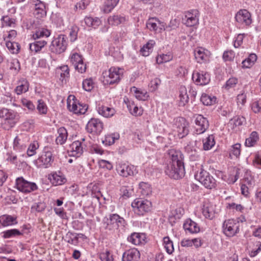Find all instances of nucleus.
Segmentation results:
<instances>
[{"label": "nucleus", "mask_w": 261, "mask_h": 261, "mask_svg": "<svg viewBox=\"0 0 261 261\" xmlns=\"http://www.w3.org/2000/svg\"><path fill=\"white\" fill-rule=\"evenodd\" d=\"M106 230L114 232L119 227H123L125 225L123 218L117 214H110L109 217H105L102 220Z\"/></svg>", "instance_id": "obj_1"}, {"label": "nucleus", "mask_w": 261, "mask_h": 261, "mask_svg": "<svg viewBox=\"0 0 261 261\" xmlns=\"http://www.w3.org/2000/svg\"><path fill=\"white\" fill-rule=\"evenodd\" d=\"M0 118L4 119L3 127L9 130L15 126L19 120L18 113L10 109L3 108L0 110Z\"/></svg>", "instance_id": "obj_2"}, {"label": "nucleus", "mask_w": 261, "mask_h": 261, "mask_svg": "<svg viewBox=\"0 0 261 261\" xmlns=\"http://www.w3.org/2000/svg\"><path fill=\"white\" fill-rule=\"evenodd\" d=\"M122 72L120 68L113 67L102 73L104 85H112L119 82Z\"/></svg>", "instance_id": "obj_3"}, {"label": "nucleus", "mask_w": 261, "mask_h": 261, "mask_svg": "<svg viewBox=\"0 0 261 261\" xmlns=\"http://www.w3.org/2000/svg\"><path fill=\"white\" fill-rule=\"evenodd\" d=\"M67 44V37L64 35H60L51 41L49 50L51 53L60 54L65 51Z\"/></svg>", "instance_id": "obj_4"}, {"label": "nucleus", "mask_w": 261, "mask_h": 261, "mask_svg": "<svg viewBox=\"0 0 261 261\" xmlns=\"http://www.w3.org/2000/svg\"><path fill=\"white\" fill-rule=\"evenodd\" d=\"M165 172L170 178L178 179L184 176L185 166L169 162L165 168Z\"/></svg>", "instance_id": "obj_5"}, {"label": "nucleus", "mask_w": 261, "mask_h": 261, "mask_svg": "<svg viewBox=\"0 0 261 261\" xmlns=\"http://www.w3.org/2000/svg\"><path fill=\"white\" fill-rule=\"evenodd\" d=\"M195 178L201 183L206 188L212 189L215 188L216 181L206 171L201 169L199 172L195 175Z\"/></svg>", "instance_id": "obj_6"}, {"label": "nucleus", "mask_w": 261, "mask_h": 261, "mask_svg": "<svg viewBox=\"0 0 261 261\" xmlns=\"http://www.w3.org/2000/svg\"><path fill=\"white\" fill-rule=\"evenodd\" d=\"M53 151L51 147H44L43 154L35 161L36 165L38 167L47 168L50 166L54 161Z\"/></svg>", "instance_id": "obj_7"}, {"label": "nucleus", "mask_w": 261, "mask_h": 261, "mask_svg": "<svg viewBox=\"0 0 261 261\" xmlns=\"http://www.w3.org/2000/svg\"><path fill=\"white\" fill-rule=\"evenodd\" d=\"M136 213L143 215L145 213L149 212L151 208V202L147 200L136 199L132 203Z\"/></svg>", "instance_id": "obj_8"}, {"label": "nucleus", "mask_w": 261, "mask_h": 261, "mask_svg": "<svg viewBox=\"0 0 261 261\" xmlns=\"http://www.w3.org/2000/svg\"><path fill=\"white\" fill-rule=\"evenodd\" d=\"M16 186L19 191L24 193H29L38 189V187L35 182L28 181L22 177L16 179Z\"/></svg>", "instance_id": "obj_9"}, {"label": "nucleus", "mask_w": 261, "mask_h": 261, "mask_svg": "<svg viewBox=\"0 0 261 261\" xmlns=\"http://www.w3.org/2000/svg\"><path fill=\"white\" fill-rule=\"evenodd\" d=\"M239 221L233 219H229L224 222L223 232L227 237H233L239 231Z\"/></svg>", "instance_id": "obj_10"}, {"label": "nucleus", "mask_w": 261, "mask_h": 261, "mask_svg": "<svg viewBox=\"0 0 261 261\" xmlns=\"http://www.w3.org/2000/svg\"><path fill=\"white\" fill-rule=\"evenodd\" d=\"M174 125L179 138H182L189 133V124L184 117H178L175 119Z\"/></svg>", "instance_id": "obj_11"}, {"label": "nucleus", "mask_w": 261, "mask_h": 261, "mask_svg": "<svg viewBox=\"0 0 261 261\" xmlns=\"http://www.w3.org/2000/svg\"><path fill=\"white\" fill-rule=\"evenodd\" d=\"M116 171L119 175L125 177L133 176L138 172L136 167L134 165H127L122 162L117 165Z\"/></svg>", "instance_id": "obj_12"}, {"label": "nucleus", "mask_w": 261, "mask_h": 261, "mask_svg": "<svg viewBox=\"0 0 261 261\" xmlns=\"http://www.w3.org/2000/svg\"><path fill=\"white\" fill-rule=\"evenodd\" d=\"M103 128V123L97 118H91L86 125L87 132L94 134H99Z\"/></svg>", "instance_id": "obj_13"}, {"label": "nucleus", "mask_w": 261, "mask_h": 261, "mask_svg": "<svg viewBox=\"0 0 261 261\" xmlns=\"http://www.w3.org/2000/svg\"><path fill=\"white\" fill-rule=\"evenodd\" d=\"M146 25L150 31L156 33H161L166 30L164 22L155 17L150 18L146 22Z\"/></svg>", "instance_id": "obj_14"}, {"label": "nucleus", "mask_w": 261, "mask_h": 261, "mask_svg": "<svg viewBox=\"0 0 261 261\" xmlns=\"http://www.w3.org/2000/svg\"><path fill=\"white\" fill-rule=\"evenodd\" d=\"M199 11L196 9H193L185 12L186 21L184 23L187 27H193L198 23Z\"/></svg>", "instance_id": "obj_15"}, {"label": "nucleus", "mask_w": 261, "mask_h": 261, "mask_svg": "<svg viewBox=\"0 0 261 261\" xmlns=\"http://www.w3.org/2000/svg\"><path fill=\"white\" fill-rule=\"evenodd\" d=\"M168 155L170 160V163L184 166V155L180 150L175 149H169L168 151Z\"/></svg>", "instance_id": "obj_16"}, {"label": "nucleus", "mask_w": 261, "mask_h": 261, "mask_svg": "<svg viewBox=\"0 0 261 261\" xmlns=\"http://www.w3.org/2000/svg\"><path fill=\"white\" fill-rule=\"evenodd\" d=\"M195 124L197 126L196 129L197 134L203 133L209 126V123L207 119L201 115H196Z\"/></svg>", "instance_id": "obj_17"}, {"label": "nucleus", "mask_w": 261, "mask_h": 261, "mask_svg": "<svg viewBox=\"0 0 261 261\" xmlns=\"http://www.w3.org/2000/svg\"><path fill=\"white\" fill-rule=\"evenodd\" d=\"M236 21L242 24L248 25L251 24L252 20L250 13L246 10H241L236 15Z\"/></svg>", "instance_id": "obj_18"}, {"label": "nucleus", "mask_w": 261, "mask_h": 261, "mask_svg": "<svg viewBox=\"0 0 261 261\" xmlns=\"http://www.w3.org/2000/svg\"><path fill=\"white\" fill-rule=\"evenodd\" d=\"M210 52L202 47H198L194 50V56L198 63H202L209 61Z\"/></svg>", "instance_id": "obj_19"}, {"label": "nucleus", "mask_w": 261, "mask_h": 261, "mask_svg": "<svg viewBox=\"0 0 261 261\" xmlns=\"http://www.w3.org/2000/svg\"><path fill=\"white\" fill-rule=\"evenodd\" d=\"M192 79L197 85H205L210 81V74L204 71L194 72Z\"/></svg>", "instance_id": "obj_20"}, {"label": "nucleus", "mask_w": 261, "mask_h": 261, "mask_svg": "<svg viewBox=\"0 0 261 261\" xmlns=\"http://www.w3.org/2000/svg\"><path fill=\"white\" fill-rule=\"evenodd\" d=\"M49 176L50 182L56 186L62 185L67 181L65 176L60 171L52 173Z\"/></svg>", "instance_id": "obj_21"}, {"label": "nucleus", "mask_w": 261, "mask_h": 261, "mask_svg": "<svg viewBox=\"0 0 261 261\" xmlns=\"http://www.w3.org/2000/svg\"><path fill=\"white\" fill-rule=\"evenodd\" d=\"M82 140V142L80 141H74L70 145V150L73 156H79L83 153L84 148L83 142L85 141V139L83 138Z\"/></svg>", "instance_id": "obj_22"}, {"label": "nucleus", "mask_w": 261, "mask_h": 261, "mask_svg": "<svg viewBox=\"0 0 261 261\" xmlns=\"http://www.w3.org/2000/svg\"><path fill=\"white\" fill-rule=\"evenodd\" d=\"M140 257V252L136 249L133 248L125 251L122 255V261L136 260Z\"/></svg>", "instance_id": "obj_23"}, {"label": "nucleus", "mask_w": 261, "mask_h": 261, "mask_svg": "<svg viewBox=\"0 0 261 261\" xmlns=\"http://www.w3.org/2000/svg\"><path fill=\"white\" fill-rule=\"evenodd\" d=\"M183 227L186 231L191 233L198 232L200 230L198 224L191 219H188L185 222Z\"/></svg>", "instance_id": "obj_24"}, {"label": "nucleus", "mask_w": 261, "mask_h": 261, "mask_svg": "<svg viewBox=\"0 0 261 261\" xmlns=\"http://www.w3.org/2000/svg\"><path fill=\"white\" fill-rule=\"evenodd\" d=\"M0 223L3 226H9L17 223L16 217L9 215H3L0 216Z\"/></svg>", "instance_id": "obj_25"}, {"label": "nucleus", "mask_w": 261, "mask_h": 261, "mask_svg": "<svg viewBox=\"0 0 261 261\" xmlns=\"http://www.w3.org/2000/svg\"><path fill=\"white\" fill-rule=\"evenodd\" d=\"M97 111L99 115L106 118L112 117L115 112L114 109L103 105H98Z\"/></svg>", "instance_id": "obj_26"}, {"label": "nucleus", "mask_w": 261, "mask_h": 261, "mask_svg": "<svg viewBox=\"0 0 261 261\" xmlns=\"http://www.w3.org/2000/svg\"><path fill=\"white\" fill-rule=\"evenodd\" d=\"M47 41L44 39H38L30 44V49L32 51L36 53L40 51L46 45Z\"/></svg>", "instance_id": "obj_27"}, {"label": "nucleus", "mask_w": 261, "mask_h": 261, "mask_svg": "<svg viewBox=\"0 0 261 261\" xmlns=\"http://www.w3.org/2000/svg\"><path fill=\"white\" fill-rule=\"evenodd\" d=\"M45 7L44 4L41 2L39 1L38 4H35V9L34 12V14L38 18L43 17L46 14V12L45 10Z\"/></svg>", "instance_id": "obj_28"}, {"label": "nucleus", "mask_w": 261, "mask_h": 261, "mask_svg": "<svg viewBox=\"0 0 261 261\" xmlns=\"http://www.w3.org/2000/svg\"><path fill=\"white\" fill-rule=\"evenodd\" d=\"M202 214L207 219H212L215 217V212L213 205L211 204H204L202 208Z\"/></svg>", "instance_id": "obj_29"}, {"label": "nucleus", "mask_w": 261, "mask_h": 261, "mask_svg": "<svg viewBox=\"0 0 261 261\" xmlns=\"http://www.w3.org/2000/svg\"><path fill=\"white\" fill-rule=\"evenodd\" d=\"M81 234L83 236L82 233H76L69 231L65 236L64 240L70 244L76 245L79 242L78 236Z\"/></svg>", "instance_id": "obj_30"}, {"label": "nucleus", "mask_w": 261, "mask_h": 261, "mask_svg": "<svg viewBox=\"0 0 261 261\" xmlns=\"http://www.w3.org/2000/svg\"><path fill=\"white\" fill-rule=\"evenodd\" d=\"M179 97L180 105L184 106L189 101V95L187 94V89L185 86H181L180 87Z\"/></svg>", "instance_id": "obj_31"}, {"label": "nucleus", "mask_w": 261, "mask_h": 261, "mask_svg": "<svg viewBox=\"0 0 261 261\" xmlns=\"http://www.w3.org/2000/svg\"><path fill=\"white\" fill-rule=\"evenodd\" d=\"M143 234H140L138 233H133L129 237H128V241L131 242L133 244L135 245H140L144 241Z\"/></svg>", "instance_id": "obj_32"}, {"label": "nucleus", "mask_w": 261, "mask_h": 261, "mask_svg": "<svg viewBox=\"0 0 261 261\" xmlns=\"http://www.w3.org/2000/svg\"><path fill=\"white\" fill-rule=\"evenodd\" d=\"M59 136L56 138V142L57 144L61 145L63 144L67 138V132L64 127H60L58 130Z\"/></svg>", "instance_id": "obj_33"}, {"label": "nucleus", "mask_w": 261, "mask_h": 261, "mask_svg": "<svg viewBox=\"0 0 261 261\" xmlns=\"http://www.w3.org/2000/svg\"><path fill=\"white\" fill-rule=\"evenodd\" d=\"M216 99L215 96L209 95L205 93H203L200 98L201 101L205 106H211L215 104Z\"/></svg>", "instance_id": "obj_34"}, {"label": "nucleus", "mask_w": 261, "mask_h": 261, "mask_svg": "<svg viewBox=\"0 0 261 261\" xmlns=\"http://www.w3.org/2000/svg\"><path fill=\"white\" fill-rule=\"evenodd\" d=\"M215 144V138L213 135H209L203 140V149L204 150L211 149Z\"/></svg>", "instance_id": "obj_35"}, {"label": "nucleus", "mask_w": 261, "mask_h": 261, "mask_svg": "<svg viewBox=\"0 0 261 261\" xmlns=\"http://www.w3.org/2000/svg\"><path fill=\"white\" fill-rule=\"evenodd\" d=\"M50 35V31L49 30L41 28L36 31V33L33 34V37L35 40L39 39L41 38L49 37Z\"/></svg>", "instance_id": "obj_36"}, {"label": "nucleus", "mask_w": 261, "mask_h": 261, "mask_svg": "<svg viewBox=\"0 0 261 261\" xmlns=\"http://www.w3.org/2000/svg\"><path fill=\"white\" fill-rule=\"evenodd\" d=\"M29 90V83L25 80H23L19 82V85L15 89V92L17 95H20L23 93H25Z\"/></svg>", "instance_id": "obj_37"}, {"label": "nucleus", "mask_w": 261, "mask_h": 261, "mask_svg": "<svg viewBox=\"0 0 261 261\" xmlns=\"http://www.w3.org/2000/svg\"><path fill=\"white\" fill-rule=\"evenodd\" d=\"M85 22L87 26L96 28L100 24L101 21L97 17L94 18L91 17H86L85 18Z\"/></svg>", "instance_id": "obj_38"}, {"label": "nucleus", "mask_w": 261, "mask_h": 261, "mask_svg": "<svg viewBox=\"0 0 261 261\" xmlns=\"http://www.w3.org/2000/svg\"><path fill=\"white\" fill-rule=\"evenodd\" d=\"M140 193L143 196H149L152 193L150 185L146 182H142L139 184Z\"/></svg>", "instance_id": "obj_39"}, {"label": "nucleus", "mask_w": 261, "mask_h": 261, "mask_svg": "<svg viewBox=\"0 0 261 261\" xmlns=\"http://www.w3.org/2000/svg\"><path fill=\"white\" fill-rule=\"evenodd\" d=\"M258 135L256 132H253L250 137L246 139L245 145L248 147L254 146L258 140Z\"/></svg>", "instance_id": "obj_40"}, {"label": "nucleus", "mask_w": 261, "mask_h": 261, "mask_svg": "<svg viewBox=\"0 0 261 261\" xmlns=\"http://www.w3.org/2000/svg\"><path fill=\"white\" fill-rule=\"evenodd\" d=\"M257 59V56L254 54H250L245 60L243 61L242 64L244 68H249L252 66Z\"/></svg>", "instance_id": "obj_41"}, {"label": "nucleus", "mask_w": 261, "mask_h": 261, "mask_svg": "<svg viewBox=\"0 0 261 261\" xmlns=\"http://www.w3.org/2000/svg\"><path fill=\"white\" fill-rule=\"evenodd\" d=\"M109 24L112 25H118L125 21V18L119 15L110 16L108 18Z\"/></svg>", "instance_id": "obj_42"}, {"label": "nucleus", "mask_w": 261, "mask_h": 261, "mask_svg": "<svg viewBox=\"0 0 261 261\" xmlns=\"http://www.w3.org/2000/svg\"><path fill=\"white\" fill-rule=\"evenodd\" d=\"M119 0H106L105 2L104 11L106 13H109L117 5Z\"/></svg>", "instance_id": "obj_43"}, {"label": "nucleus", "mask_w": 261, "mask_h": 261, "mask_svg": "<svg viewBox=\"0 0 261 261\" xmlns=\"http://www.w3.org/2000/svg\"><path fill=\"white\" fill-rule=\"evenodd\" d=\"M164 244L167 252L169 254H171L174 251V247L173 242L169 237H166L164 238Z\"/></svg>", "instance_id": "obj_44"}, {"label": "nucleus", "mask_w": 261, "mask_h": 261, "mask_svg": "<svg viewBox=\"0 0 261 261\" xmlns=\"http://www.w3.org/2000/svg\"><path fill=\"white\" fill-rule=\"evenodd\" d=\"M6 46L12 54H17L19 50V45L17 43L6 40Z\"/></svg>", "instance_id": "obj_45"}, {"label": "nucleus", "mask_w": 261, "mask_h": 261, "mask_svg": "<svg viewBox=\"0 0 261 261\" xmlns=\"http://www.w3.org/2000/svg\"><path fill=\"white\" fill-rule=\"evenodd\" d=\"M132 89L135 93L136 97L140 100H145L147 99L148 95L147 92H143L138 90L136 87H133Z\"/></svg>", "instance_id": "obj_46"}, {"label": "nucleus", "mask_w": 261, "mask_h": 261, "mask_svg": "<svg viewBox=\"0 0 261 261\" xmlns=\"http://www.w3.org/2000/svg\"><path fill=\"white\" fill-rule=\"evenodd\" d=\"M241 144L237 143L231 146V148L229 151V156L231 158H232V155L238 157L240 154Z\"/></svg>", "instance_id": "obj_47"}, {"label": "nucleus", "mask_w": 261, "mask_h": 261, "mask_svg": "<svg viewBox=\"0 0 261 261\" xmlns=\"http://www.w3.org/2000/svg\"><path fill=\"white\" fill-rule=\"evenodd\" d=\"M60 70V80L63 82L66 78L69 77V69L67 65H63L59 68Z\"/></svg>", "instance_id": "obj_48"}, {"label": "nucleus", "mask_w": 261, "mask_h": 261, "mask_svg": "<svg viewBox=\"0 0 261 261\" xmlns=\"http://www.w3.org/2000/svg\"><path fill=\"white\" fill-rule=\"evenodd\" d=\"M119 138V135L118 134H109L106 136L105 142L109 145L114 144L115 140Z\"/></svg>", "instance_id": "obj_49"}, {"label": "nucleus", "mask_w": 261, "mask_h": 261, "mask_svg": "<svg viewBox=\"0 0 261 261\" xmlns=\"http://www.w3.org/2000/svg\"><path fill=\"white\" fill-rule=\"evenodd\" d=\"M46 208V204L44 202L35 203L31 207L32 212H42Z\"/></svg>", "instance_id": "obj_50"}, {"label": "nucleus", "mask_w": 261, "mask_h": 261, "mask_svg": "<svg viewBox=\"0 0 261 261\" xmlns=\"http://www.w3.org/2000/svg\"><path fill=\"white\" fill-rule=\"evenodd\" d=\"M21 234L22 233L17 229H12L4 232V237L5 238H10L16 236H20Z\"/></svg>", "instance_id": "obj_51"}, {"label": "nucleus", "mask_w": 261, "mask_h": 261, "mask_svg": "<svg viewBox=\"0 0 261 261\" xmlns=\"http://www.w3.org/2000/svg\"><path fill=\"white\" fill-rule=\"evenodd\" d=\"M10 69L14 71L15 73H17L20 69L19 61L17 59H12L10 62Z\"/></svg>", "instance_id": "obj_52"}, {"label": "nucleus", "mask_w": 261, "mask_h": 261, "mask_svg": "<svg viewBox=\"0 0 261 261\" xmlns=\"http://www.w3.org/2000/svg\"><path fill=\"white\" fill-rule=\"evenodd\" d=\"M37 109L40 114H46L47 111V107L45 102L42 100H38Z\"/></svg>", "instance_id": "obj_53"}, {"label": "nucleus", "mask_w": 261, "mask_h": 261, "mask_svg": "<svg viewBox=\"0 0 261 261\" xmlns=\"http://www.w3.org/2000/svg\"><path fill=\"white\" fill-rule=\"evenodd\" d=\"M67 101V108L70 112H72L75 114H79V104L76 101Z\"/></svg>", "instance_id": "obj_54"}, {"label": "nucleus", "mask_w": 261, "mask_h": 261, "mask_svg": "<svg viewBox=\"0 0 261 261\" xmlns=\"http://www.w3.org/2000/svg\"><path fill=\"white\" fill-rule=\"evenodd\" d=\"M39 145L37 142L31 143L27 150V154L29 156H31L36 153V150L38 148Z\"/></svg>", "instance_id": "obj_55"}, {"label": "nucleus", "mask_w": 261, "mask_h": 261, "mask_svg": "<svg viewBox=\"0 0 261 261\" xmlns=\"http://www.w3.org/2000/svg\"><path fill=\"white\" fill-rule=\"evenodd\" d=\"M127 108L130 112V113L134 115V116H140L142 114L143 110L140 108H139L137 106H134L133 109L132 110V106L130 104L127 105Z\"/></svg>", "instance_id": "obj_56"}, {"label": "nucleus", "mask_w": 261, "mask_h": 261, "mask_svg": "<svg viewBox=\"0 0 261 261\" xmlns=\"http://www.w3.org/2000/svg\"><path fill=\"white\" fill-rule=\"evenodd\" d=\"M83 88L87 91H90L93 88V82L91 79H86L83 82Z\"/></svg>", "instance_id": "obj_57"}, {"label": "nucleus", "mask_w": 261, "mask_h": 261, "mask_svg": "<svg viewBox=\"0 0 261 261\" xmlns=\"http://www.w3.org/2000/svg\"><path fill=\"white\" fill-rule=\"evenodd\" d=\"M82 57L77 53H73L70 59V61L73 66L79 63L82 61Z\"/></svg>", "instance_id": "obj_58"}, {"label": "nucleus", "mask_w": 261, "mask_h": 261, "mask_svg": "<svg viewBox=\"0 0 261 261\" xmlns=\"http://www.w3.org/2000/svg\"><path fill=\"white\" fill-rule=\"evenodd\" d=\"M171 59V57L169 55L163 54L156 58V62L159 64H161L164 62L169 61Z\"/></svg>", "instance_id": "obj_59"}, {"label": "nucleus", "mask_w": 261, "mask_h": 261, "mask_svg": "<svg viewBox=\"0 0 261 261\" xmlns=\"http://www.w3.org/2000/svg\"><path fill=\"white\" fill-rule=\"evenodd\" d=\"M1 20L2 21L3 27H11L14 23L13 19L10 18L8 16H3Z\"/></svg>", "instance_id": "obj_60"}, {"label": "nucleus", "mask_w": 261, "mask_h": 261, "mask_svg": "<svg viewBox=\"0 0 261 261\" xmlns=\"http://www.w3.org/2000/svg\"><path fill=\"white\" fill-rule=\"evenodd\" d=\"M238 83V79L234 77L230 78L226 82L225 87L227 89L234 87Z\"/></svg>", "instance_id": "obj_61"}, {"label": "nucleus", "mask_w": 261, "mask_h": 261, "mask_svg": "<svg viewBox=\"0 0 261 261\" xmlns=\"http://www.w3.org/2000/svg\"><path fill=\"white\" fill-rule=\"evenodd\" d=\"M21 102L23 106L27 107L29 110L33 111L35 109V106L30 100L23 98L21 99Z\"/></svg>", "instance_id": "obj_62"}, {"label": "nucleus", "mask_w": 261, "mask_h": 261, "mask_svg": "<svg viewBox=\"0 0 261 261\" xmlns=\"http://www.w3.org/2000/svg\"><path fill=\"white\" fill-rule=\"evenodd\" d=\"M99 166L102 168H107L108 170H111L113 168L112 164L109 161L101 160L99 162Z\"/></svg>", "instance_id": "obj_63"}, {"label": "nucleus", "mask_w": 261, "mask_h": 261, "mask_svg": "<svg viewBox=\"0 0 261 261\" xmlns=\"http://www.w3.org/2000/svg\"><path fill=\"white\" fill-rule=\"evenodd\" d=\"M253 165L255 168L261 169V155L255 154L253 160Z\"/></svg>", "instance_id": "obj_64"}]
</instances>
